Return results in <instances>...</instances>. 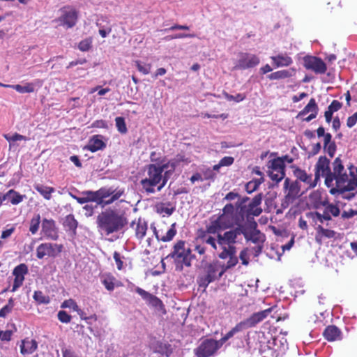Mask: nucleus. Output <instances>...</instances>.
Here are the masks:
<instances>
[{
    "label": "nucleus",
    "instance_id": "f257e3e1",
    "mask_svg": "<svg viewBox=\"0 0 357 357\" xmlns=\"http://www.w3.org/2000/svg\"><path fill=\"white\" fill-rule=\"evenodd\" d=\"M176 167L174 162L164 164H151L147 167V176L140 181L142 189L147 194L160 192L166 185L169 175Z\"/></svg>",
    "mask_w": 357,
    "mask_h": 357
},
{
    "label": "nucleus",
    "instance_id": "f03ea898",
    "mask_svg": "<svg viewBox=\"0 0 357 357\" xmlns=\"http://www.w3.org/2000/svg\"><path fill=\"white\" fill-rule=\"evenodd\" d=\"M218 257L221 259L229 258V260L226 264L219 260L206 264L203 273L197 278L199 287L206 289L210 283L219 280L228 269L234 267L238 262V258L234 257L232 250L221 252L218 254Z\"/></svg>",
    "mask_w": 357,
    "mask_h": 357
},
{
    "label": "nucleus",
    "instance_id": "7ed1b4c3",
    "mask_svg": "<svg viewBox=\"0 0 357 357\" xmlns=\"http://www.w3.org/2000/svg\"><path fill=\"white\" fill-rule=\"evenodd\" d=\"M330 160L326 156H320L314 167L315 181L320 176L325 178V185L328 188L333 186V183L338 178L347 173L343 162L340 157L336 158L332 163L333 171L330 167Z\"/></svg>",
    "mask_w": 357,
    "mask_h": 357
},
{
    "label": "nucleus",
    "instance_id": "20e7f679",
    "mask_svg": "<svg viewBox=\"0 0 357 357\" xmlns=\"http://www.w3.org/2000/svg\"><path fill=\"white\" fill-rule=\"evenodd\" d=\"M328 188H330V193L336 198L351 200L357 193V177L350 170L349 174H344L335 181L333 186Z\"/></svg>",
    "mask_w": 357,
    "mask_h": 357
},
{
    "label": "nucleus",
    "instance_id": "39448f33",
    "mask_svg": "<svg viewBox=\"0 0 357 357\" xmlns=\"http://www.w3.org/2000/svg\"><path fill=\"white\" fill-rule=\"evenodd\" d=\"M96 222L98 227L109 235L123 229L127 224V219L116 210H106L98 215Z\"/></svg>",
    "mask_w": 357,
    "mask_h": 357
},
{
    "label": "nucleus",
    "instance_id": "423d86ee",
    "mask_svg": "<svg viewBox=\"0 0 357 357\" xmlns=\"http://www.w3.org/2000/svg\"><path fill=\"white\" fill-rule=\"evenodd\" d=\"M229 229V231H225L222 234H218V244L221 248L222 252L232 250V252L234 251V257L238 258L234 244L238 241V238L241 235H243L246 239H248V233L245 225H238L234 228Z\"/></svg>",
    "mask_w": 357,
    "mask_h": 357
},
{
    "label": "nucleus",
    "instance_id": "0eeeda50",
    "mask_svg": "<svg viewBox=\"0 0 357 357\" xmlns=\"http://www.w3.org/2000/svg\"><path fill=\"white\" fill-rule=\"evenodd\" d=\"M167 257L174 259L176 270L182 271L183 266H191V261L195 256L192 255L190 248H185V241H179L174 245L173 250Z\"/></svg>",
    "mask_w": 357,
    "mask_h": 357
},
{
    "label": "nucleus",
    "instance_id": "6e6552de",
    "mask_svg": "<svg viewBox=\"0 0 357 357\" xmlns=\"http://www.w3.org/2000/svg\"><path fill=\"white\" fill-rule=\"evenodd\" d=\"M222 213L218 216L222 225L226 229L232 228L234 226L244 225V220L238 213L235 211L232 204H227L222 210Z\"/></svg>",
    "mask_w": 357,
    "mask_h": 357
},
{
    "label": "nucleus",
    "instance_id": "1a4fd4ad",
    "mask_svg": "<svg viewBox=\"0 0 357 357\" xmlns=\"http://www.w3.org/2000/svg\"><path fill=\"white\" fill-rule=\"evenodd\" d=\"M221 347L218 340L206 339L195 350V353L197 357H209Z\"/></svg>",
    "mask_w": 357,
    "mask_h": 357
},
{
    "label": "nucleus",
    "instance_id": "9d476101",
    "mask_svg": "<svg viewBox=\"0 0 357 357\" xmlns=\"http://www.w3.org/2000/svg\"><path fill=\"white\" fill-rule=\"evenodd\" d=\"M260 62L259 58L252 54L241 52L238 54V59L234 67L235 70H245L257 66Z\"/></svg>",
    "mask_w": 357,
    "mask_h": 357
},
{
    "label": "nucleus",
    "instance_id": "9b49d317",
    "mask_svg": "<svg viewBox=\"0 0 357 357\" xmlns=\"http://www.w3.org/2000/svg\"><path fill=\"white\" fill-rule=\"evenodd\" d=\"M63 245L51 243L39 245L36 249V257L41 259L45 256L55 257L62 252Z\"/></svg>",
    "mask_w": 357,
    "mask_h": 357
},
{
    "label": "nucleus",
    "instance_id": "f8f14e48",
    "mask_svg": "<svg viewBox=\"0 0 357 357\" xmlns=\"http://www.w3.org/2000/svg\"><path fill=\"white\" fill-rule=\"evenodd\" d=\"M304 66L317 74H324L327 70L326 65L322 59L313 56H306L304 58Z\"/></svg>",
    "mask_w": 357,
    "mask_h": 357
},
{
    "label": "nucleus",
    "instance_id": "ddd939ff",
    "mask_svg": "<svg viewBox=\"0 0 357 357\" xmlns=\"http://www.w3.org/2000/svg\"><path fill=\"white\" fill-rule=\"evenodd\" d=\"M273 308L270 307L266 310L254 313L245 320L241 321L244 329L255 326L257 324L262 321L272 312Z\"/></svg>",
    "mask_w": 357,
    "mask_h": 357
},
{
    "label": "nucleus",
    "instance_id": "4468645a",
    "mask_svg": "<svg viewBox=\"0 0 357 357\" xmlns=\"http://www.w3.org/2000/svg\"><path fill=\"white\" fill-rule=\"evenodd\" d=\"M27 273L28 267L25 264H20L13 269V275L15 276V279L11 289L12 292H15L22 285L24 280V275Z\"/></svg>",
    "mask_w": 357,
    "mask_h": 357
},
{
    "label": "nucleus",
    "instance_id": "2eb2a0df",
    "mask_svg": "<svg viewBox=\"0 0 357 357\" xmlns=\"http://www.w3.org/2000/svg\"><path fill=\"white\" fill-rule=\"evenodd\" d=\"M42 231L48 238L56 241L59 238L55 221L52 219L44 218L42 221Z\"/></svg>",
    "mask_w": 357,
    "mask_h": 357
},
{
    "label": "nucleus",
    "instance_id": "dca6fc26",
    "mask_svg": "<svg viewBox=\"0 0 357 357\" xmlns=\"http://www.w3.org/2000/svg\"><path fill=\"white\" fill-rule=\"evenodd\" d=\"M135 291L149 305L155 308L160 309L162 307V301L155 296L144 290L140 287H137Z\"/></svg>",
    "mask_w": 357,
    "mask_h": 357
},
{
    "label": "nucleus",
    "instance_id": "f3484780",
    "mask_svg": "<svg viewBox=\"0 0 357 357\" xmlns=\"http://www.w3.org/2000/svg\"><path fill=\"white\" fill-rule=\"evenodd\" d=\"M77 20V13L75 10L69 9L63 11L62 15L59 18L61 24L66 26L67 28L73 27Z\"/></svg>",
    "mask_w": 357,
    "mask_h": 357
},
{
    "label": "nucleus",
    "instance_id": "a211bd4d",
    "mask_svg": "<svg viewBox=\"0 0 357 357\" xmlns=\"http://www.w3.org/2000/svg\"><path fill=\"white\" fill-rule=\"evenodd\" d=\"M149 347L153 353L159 354L166 357H169L172 352L169 344L158 340L152 341L149 344Z\"/></svg>",
    "mask_w": 357,
    "mask_h": 357
},
{
    "label": "nucleus",
    "instance_id": "6ab92c4d",
    "mask_svg": "<svg viewBox=\"0 0 357 357\" xmlns=\"http://www.w3.org/2000/svg\"><path fill=\"white\" fill-rule=\"evenodd\" d=\"M262 195L258 194L252 199V201L247 205V215H252L254 216L259 215L262 209L259 207L261 203Z\"/></svg>",
    "mask_w": 357,
    "mask_h": 357
},
{
    "label": "nucleus",
    "instance_id": "aec40b11",
    "mask_svg": "<svg viewBox=\"0 0 357 357\" xmlns=\"http://www.w3.org/2000/svg\"><path fill=\"white\" fill-rule=\"evenodd\" d=\"M284 188L288 190L287 197L289 199H294L299 195L300 185L298 181L290 183L289 178H285L284 183Z\"/></svg>",
    "mask_w": 357,
    "mask_h": 357
},
{
    "label": "nucleus",
    "instance_id": "412c9836",
    "mask_svg": "<svg viewBox=\"0 0 357 357\" xmlns=\"http://www.w3.org/2000/svg\"><path fill=\"white\" fill-rule=\"evenodd\" d=\"M323 335L328 341L331 342L340 340L342 339L341 331L334 325L327 326Z\"/></svg>",
    "mask_w": 357,
    "mask_h": 357
},
{
    "label": "nucleus",
    "instance_id": "4be33fe9",
    "mask_svg": "<svg viewBox=\"0 0 357 357\" xmlns=\"http://www.w3.org/2000/svg\"><path fill=\"white\" fill-rule=\"evenodd\" d=\"M38 347V343L34 340L26 338L23 340L20 344V352L23 355H29L33 354Z\"/></svg>",
    "mask_w": 357,
    "mask_h": 357
},
{
    "label": "nucleus",
    "instance_id": "5701e85b",
    "mask_svg": "<svg viewBox=\"0 0 357 357\" xmlns=\"http://www.w3.org/2000/svg\"><path fill=\"white\" fill-rule=\"evenodd\" d=\"M294 176L297 178V179L300 180L301 181L304 182L305 183L308 185L309 188H313L317 185V181L315 179L312 181V176L308 175L305 171L300 169L296 168L294 171Z\"/></svg>",
    "mask_w": 357,
    "mask_h": 357
},
{
    "label": "nucleus",
    "instance_id": "b1692460",
    "mask_svg": "<svg viewBox=\"0 0 357 357\" xmlns=\"http://www.w3.org/2000/svg\"><path fill=\"white\" fill-rule=\"evenodd\" d=\"M273 64L276 68L287 67L293 63L292 59L286 54H279L275 56H271Z\"/></svg>",
    "mask_w": 357,
    "mask_h": 357
},
{
    "label": "nucleus",
    "instance_id": "393cba45",
    "mask_svg": "<svg viewBox=\"0 0 357 357\" xmlns=\"http://www.w3.org/2000/svg\"><path fill=\"white\" fill-rule=\"evenodd\" d=\"M105 146V143L102 139V136L96 135L90 139L87 145V149L91 152H96L103 149Z\"/></svg>",
    "mask_w": 357,
    "mask_h": 357
},
{
    "label": "nucleus",
    "instance_id": "a878e982",
    "mask_svg": "<svg viewBox=\"0 0 357 357\" xmlns=\"http://www.w3.org/2000/svg\"><path fill=\"white\" fill-rule=\"evenodd\" d=\"M250 199L248 197H239L235 204V211L239 215L245 220V215H247V202Z\"/></svg>",
    "mask_w": 357,
    "mask_h": 357
},
{
    "label": "nucleus",
    "instance_id": "bb28decb",
    "mask_svg": "<svg viewBox=\"0 0 357 357\" xmlns=\"http://www.w3.org/2000/svg\"><path fill=\"white\" fill-rule=\"evenodd\" d=\"M227 229L222 225V221L218 217L215 220H212L210 225L206 226V232L211 234H219L220 231Z\"/></svg>",
    "mask_w": 357,
    "mask_h": 357
},
{
    "label": "nucleus",
    "instance_id": "cd10ccee",
    "mask_svg": "<svg viewBox=\"0 0 357 357\" xmlns=\"http://www.w3.org/2000/svg\"><path fill=\"white\" fill-rule=\"evenodd\" d=\"M25 197V195H20L19 192L13 189L8 190L6 194L3 195V199L5 200L8 199L10 202L13 205H17L21 203Z\"/></svg>",
    "mask_w": 357,
    "mask_h": 357
},
{
    "label": "nucleus",
    "instance_id": "c85d7f7f",
    "mask_svg": "<svg viewBox=\"0 0 357 357\" xmlns=\"http://www.w3.org/2000/svg\"><path fill=\"white\" fill-rule=\"evenodd\" d=\"M77 225L78 222L73 214H69L66 216L63 221V226L66 231H70L73 236L76 234Z\"/></svg>",
    "mask_w": 357,
    "mask_h": 357
},
{
    "label": "nucleus",
    "instance_id": "c756f323",
    "mask_svg": "<svg viewBox=\"0 0 357 357\" xmlns=\"http://www.w3.org/2000/svg\"><path fill=\"white\" fill-rule=\"evenodd\" d=\"M33 188L47 200H50L51 199L52 194L55 191L54 188L44 185L40 183L34 184Z\"/></svg>",
    "mask_w": 357,
    "mask_h": 357
},
{
    "label": "nucleus",
    "instance_id": "7c9ffc66",
    "mask_svg": "<svg viewBox=\"0 0 357 357\" xmlns=\"http://www.w3.org/2000/svg\"><path fill=\"white\" fill-rule=\"evenodd\" d=\"M278 341L276 338H272L271 340H268L266 344H260L259 351L264 353L268 350L270 351L271 355L273 356V353L278 350Z\"/></svg>",
    "mask_w": 357,
    "mask_h": 357
},
{
    "label": "nucleus",
    "instance_id": "2f4dec72",
    "mask_svg": "<svg viewBox=\"0 0 357 357\" xmlns=\"http://www.w3.org/2000/svg\"><path fill=\"white\" fill-rule=\"evenodd\" d=\"M5 139L9 142L10 149H15L19 146L17 142L26 141L27 138L22 135L15 133L13 135L6 134L4 135Z\"/></svg>",
    "mask_w": 357,
    "mask_h": 357
},
{
    "label": "nucleus",
    "instance_id": "473e14b6",
    "mask_svg": "<svg viewBox=\"0 0 357 357\" xmlns=\"http://www.w3.org/2000/svg\"><path fill=\"white\" fill-rule=\"evenodd\" d=\"M148 229L147 223L142 219H139L135 228V236L138 239H142Z\"/></svg>",
    "mask_w": 357,
    "mask_h": 357
},
{
    "label": "nucleus",
    "instance_id": "72a5a7b5",
    "mask_svg": "<svg viewBox=\"0 0 357 357\" xmlns=\"http://www.w3.org/2000/svg\"><path fill=\"white\" fill-rule=\"evenodd\" d=\"M294 70L292 69L291 70H278L276 72H274L267 76V77L270 80H277V79H285L288 78L292 76V73Z\"/></svg>",
    "mask_w": 357,
    "mask_h": 357
},
{
    "label": "nucleus",
    "instance_id": "f704fd0d",
    "mask_svg": "<svg viewBox=\"0 0 357 357\" xmlns=\"http://www.w3.org/2000/svg\"><path fill=\"white\" fill-rule=\"evenodd\" d=\"M268 168L272 171H279L280 172H285V165L283 164L282 160L280 157L271 160L268 163Z\"/></svg>",
    "mask_w": 357,
    "mask_h": 357
},
{
    "label": "nucleus",
    "instance_id": "c9c22d12",
    "mask_svg": "<svg viewBox=\"0 0 357 357\" xmlns=\"http://www.w3.org/2000/svg\"><path fill=\"white\" fill-rule=\"evenodd\" d=\"M244 328L243 327L241 323H238L236 325L235 327L231 328L227 333H226L219 341L221 343V346L223 345L228 340L231 338L236 333L243 331Z\"/></svg>",
    "mask_w": 357,
    "mask_h": 357
},
{
    "label": "nucleus",
    "instance_id": "e433bc0d",
    "mask_svg": "<svg viewBox=\"0 0 357 357\" xmlns=\"http://www.w3.org/2000/svg\"><path fill=\"white\" fill-rule=\"evenodd\" d=\"M319 109L314 98H311L307 105L301 111L298 116H304L308 113H318Z\"/></svg>",
    "mask_w": 357,
    "mask_h": 357
},
{
    "label": "nucleus",
    "instance_id": "4c0bfd02",
    "mask_svg": "<svg viewBox=\"0 0 357 357\" xmlns=\"http://www.w3.org/2000/svg\"><path fill=\"white\" fill-rule=\"evenodd\" d=\"M114 192L113 188L103 187L97 190V195L98 197V204L103 203V199L111 197V195Z\"/></svg>",
    "mask_w": 357,
    "mask_h": 357
},
{
    "label": "nucleus",
    "instance_id": "58836bf2",
    "mask_svg": "<svg viewBox=\"0 0 357 357\" xmlns=\"http://www.w3.org/2000/svg\"><path fill=\"white\" fill-rule=\"evenodd\" d=\"M264 182V178L252 179L245 185V190L248 193L250 194L255 191L261 183Z\"/></svg>",
    "mask_w": 357,
    "mask_h": 357
},
{
    "label": "nucleus",
    "instance_id": "ea45409f",
    "mask_svg": "<svg viewBox=\"0 0 357 357\" xmlns=\"http://www.w3.org/2000/svg\"><path fill=\"white\" fill-rule=\"evenodd\" d=\"M234 159L231 156H225L222 158L218 164L215 165L213 167V170L218 172L220 168L222 167H229L234 163Z\"/></svg>",
    "mask_w": 357,
    "mask_h": 357
},
{
    "label": "nucleus",
    "instance_id": "a19ab883",
    "mask_svg": "<svg viewBox=\"0 0 357 357\" xmlns=\"http://www.w3.org/2000/svg\"><path fill=\"white\" fill-rule=\"evenodd\" d=\"M12 89H15L17 92L20 93H32L34 91V86L33 84L31 83H27L24 86L15 84L12 86Z\"/></svg>",
    "mask_w": 357,
    "mask_h": 357
},
{
    "label": "nucleus",
    "instance_id": "79ce46f5",
    "mask_svg": "<svg viewBox=\"0 0 357 357\" xmlns=\"http://www.w3.org/2000/svg\"><path fill=\"white\" fill-rule=\"evenodd\" d=\"M33 298L39 304H48L50 302L49 296H45L40 291H36Z\"/></svg>",
    "mask_w": 357,
    "mask_h": 357
},
{
    "label": "nucleus",
    "instance_id": "37998d69",
    "mask_svg": "<svg viewBox=\"0 0 357 357\" xmlns=\"http://www.w3.org/2000/svg\"><path fill=\"white\" fill-rule=\"evenodd\" d=\"M135 66L137 69L144 75H148L151 69V64L145 63L140 61H135Z\"/></svg>",
    "mask_w": 357,
    "mask_h": 357
},
{
    "label": "nucleus",
    "instance_id": "c03bdc74",
    "mask_svg": "<svg viewBox=\"0 0 357 357\" xmlns=\"http://www.w3.org/2000/svg\"><path fill=\"white\" fill-rule=\"evenodd\" d=\"M322 205L325 206L326 211L330 214L332 215L334 217H337L340 215V209L339 208L333 204H328L327 202H323Z\"/></svg>",
    "mask_w": 357,
    "mask_h": 357
},
{
    "label": "nucleus",
    "instance_id": "a18cd8bd",
    "mask_svg": "<svg viewBox=\"0 0 357 357\" xmlns=\"http://www.w3.org/2000/svg\"><path fill=\"white\" fill-rule=\"evenodd\" d=\"M40 223V216L39 214L35 215L30 222L29 231L32 234H35L38 229Z\"/></svg>",
    "mask_w": 357,
    "mask_h": 357
},
{
    "label": "nucleus",
    "instance_id": "49530a36",
    "mask_svg": "<svg viewBox=\"0 0 357 357\" xmlns=\"http://www.w3.org/2000/svg\"><path fill=\"white\" fill-rule=\"evenodd\" d=\"M176 223L171 225V227L167 231L166 234L160 238V241L162 242H168L173 239L176 234V230L175 229Z\"/></svg>",
    "mask_w": 357,
    "mask_h": 357
},
{
    "label": "nucleus",
    "instance_id": "de8ad7c7",
    "mask_svg": "<svg viewBox=\"0 0 357 357\" xmlns=\"http://www.w3.org/2000/svg\"><path fill=\"white\" fill-rule=\"evenodd\" d=\"M14 307V301L12 298L8 300V304H6L4 307H3L0 310V317L4 318L11 312L13 308Z\"/></svg>",
    "mask_w": 357,
    "mask_h": 357
},
{
    "label": "nucleus",
    "instance_id": "09e8293b",
    "mask_svg": "<svg viewBox=\"0 0 357 357\" xmlns=\"http://www.w3.org/2000/svg\"><path fill=\"white\" fill-rule=\"evenodd\" d=\"M116 126L119 132L125 134L127 132V127L126 125L125 119L123 117L119 116L115 119Z\"/></svg>",
    "mask_w": 357,
    "mask_h": 357
},
{
    "label": "nucleus",
    "instance_id": "8fccbe9b",
    "mask_svg": "<svg viewBox=\"0 0 357 357\" xmlns=\"http://www.w3.org/2000/svg\"><path fill=\"white\" fill-rule=\"evenodd\" d=\"M268 176L271 180L275 181L276 183H279L284 178L285 176V172L268 170Z\"/></svg>",
    "mask_w": 357,
    "mask_h": 357
},
{
    "label": "nucleus",
    "instance_id": "3c124183",
    "mask_svg": "<svg viewBox=\"0 0 357 357\" xmlns=\"http://www.w3.org/2000/svg\"><path fill=\"white\" fill-rule=\"evenodd\" d=\"M84 195H86V198L87 202H96L97 205L98 204V197L97 195V191H91L86 190L82 192Z\"/></svg>",
    "mask_w": 357,
    "mask_h": 357
},
{
    "label": "nucleus",
    "instance_id": "603ef678",
    "mask_svg": "<svg viewBox=\"0 0 357 357\" xmlns=\"http://www.w3.org/2000/svg\"><path fill=\"white\" fill-rule=\"evenodd\" d=\"M224 96L227 100L235 101L236 102H241L245 98V96L242 93H238L236 96H232L227 93H224Z\"/></svg>",
    "mask_w": 357,
    "mask_h": 357
},
{
    "label": "nucleus",
    "instance_id": "864d4df0",
    "mask_svg": "<svg viewBox=\"0 0 357 357\" xmlns=\"http://www.w3.org/2000/svg\"><path fill=\"white\" fill-rule=\"evenodd\" d=\"M317 229L319 233L327 238H334L335 236V232L333 230L324 229L321 225L318 226Z\"/></svg>",
    "mask_w": 357,
    "mask_h": 357
},
{
    "label": "nucleus",
    "instance_id": "5fc2aeb1",
    "mask_svg": "<svg viewBox=\"0 0 357 357\" xmlns=\"http://www.w3.org/2000/svg\"><path fill=\"white\" fill-rule=\"evenodd\" d=\"M91 47V40L89 38L82 40L78 45V48L82 52L88 51Z\"/></svg>",
    "mask_w": 357,
    "mask_h": 357
},
{
    "label": "nucleus",
    "instance_id": "6e6d98bb",
    "mask_svg": "<svg viewBox=\"0 0 357 357\" xmlns=\"http://www.w3.org/2000/svg\"><path fill=\"white\" fill-rule=\"evenodd\" d=\"M336 144L335 142H332L331 144L327 145L326 147H324V151L328 153V155L331 158H333L336 151Z\"/></svg>",
    "mask_w": 357,
    "mask_h": 357
},
{
    "label": "nucleus",
    "instance_id": "4d7b16f0",
    "mask_svg": "<svg viewBox=\"0 0 357 357\" xmlns=\"http://www.w3.org/2000/svg\"><path fill=\"white\" fill-rule=\"evenodd\" d=\"M174 209L175 208L174 207L169 208L166 206L165 204H161L158 206V212L161 213H165L167 215H171L174 211Z\"/></svg>",
    "mask_w": 357,
    "mask_h": 357
},
{
    "label": "nucleus",
    "instance_id": "13d9d810",
    "mask_svg": "<svg viewBox=\"0 0 357 357\" xmlns=\"http://www.w3.org/2000/svg\"><path fill=\"white\" fill-rule=\"evenodd\" d=\"M314 215L316 216L317 220H319L320 222H324V220H331V215L324 209L323 214H321L319 212H315Z\"/></svg>",
    "mask_w": 357,
    "mask_h": 357
},
{
    "label": "nucleus",
    "instance_id": "bf43d9fd",
    "mask_svg": "<svg viewBox=\"0 0 357 357\" xmlns=\"http://www.w3.org/2000/svg\"><path fill=\"white\" fill-rule=\"evenodd\" d=\"M58 319L62 323H69L71 320V316L69 315L66 311H59L58 312Z\"/></svg>",
    "mask_w": 357,
    "mask_h": 357
},
{
    "label": "nucleus",
    "instance_id": "052dcab7",
    "mask_svg": "<svg viewBox=\"0 0 357 357\" xmlns=\"http://www.w3.org/2000/svg\"><path fill=\"white\" fill-rule=\"evenodd\" d=\"M62 307H71L73 308V310L74 311H76L79 314L80 313L79 312L80 310V309L79 308L78 305H77V303L72 299H70L68 301H66L61 305Z\"/></svg>",
    "mask_w": 357,
    "mask_h": 357
},
{
    "label": "nucleus",
    "instance_id": "680f3d73",
    "mask_svg": "<svg viewBox=\"0 0 357 357\" xmlns=\"http://www.w3.org/2000/svg\"><path fill=\"white\" fill-rule=\"evenodd\" d=\"M96 26L99 28V30L105 29L108 27H111L109 24L108 21L105 17L98 19L96 21Z\"/></svg>",
    "mask_w": 357,
    "mask_h": 357
},
{
    "label": "nucleus",
    "instance_id": "e2e57ef3",
    "mask_svg": "<svg viewBox=\"0 0 357 357\" xmlns=\"http://www.w3.org/2000/svg\"><path fill=\"white\" fill-rule=\"evenodd\" d=\"M102 284H104L105 287L108 291H112L114 289V284L113 282V278H105L102 281Z\"/></svg>",
    "mask_w": 357,
    "mask_h": 357
},
{
    "label": "nucleus",
    "instance_id": "0e129e2a",
    "mask_svg": "<svg viewBox=\"0 0 357 357\" xmlns=\"http://www.w3.org/2000/svg\"><path fill=\"white\" fill-rule=\"evenodd\" d=\"M63 357H79L74 351L70 348L63 347L61 349Z\"/></svg>",
    "mask_w": 357,
    "mask_h": 357
},
{
    "label": "nucleus",
    "instance_id": "69168bd1",
    "mask_svg": "<svg viewBox=\"0 0 357 357\" xmlns=\"http://www.w3.org/2000/svg\"><path fill=\"white\" fill-rule=\"evenodd\" d=\"M204 241L206 244L210 245L214 250H217L218 238H215L213 236H206Z\"/></svg>",
    "mask_w": 357,
    "mask_h": 357
},
{
    "label": "nucleus",
    "instance_id": "338daca9",
    "mask_svg": "<svg viewBox=\"0 0 357 357\" xmlns=\"http://www.w3.org/2000/svg\"><path fill=\"white\" fill-rule=\"evenodd\" d=\"M342 103L339 102L338 100H334L332 101V102L330 104V105L328 107V109L333 112H337L342 107Z\"/></svg>",
    "mask_w": 357,
    "mask_h": 357
},
{
    "label": "nucleus",
    "instance_id": "774afa93",
    "mask_svg": "<svg viewBox=\"0 0 357 357\" xmlns=\"http://www.w3.org/2000/svg\"><path fill=\"white\" fill-rule=\"evenodd\" d=\"M357 122V112L349 116L347 120V126L351 128L356 125Z\"/></svg>",
    "mask_w": 357,
    "mask_h": 357
}]
</instances>
